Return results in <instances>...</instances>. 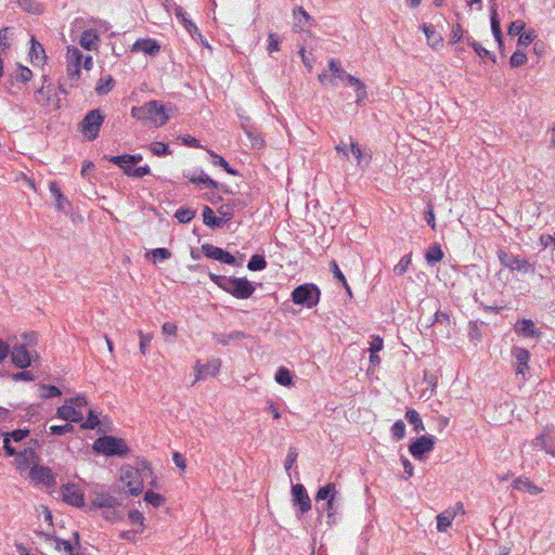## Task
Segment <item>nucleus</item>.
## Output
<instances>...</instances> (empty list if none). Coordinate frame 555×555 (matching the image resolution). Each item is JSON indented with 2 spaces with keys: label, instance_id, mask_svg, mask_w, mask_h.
<instances>
[{
  "label": "nucleus",
  "instance_id": "nucleus-1",
  "mask_svg": "<svg viewBox=\"0 0 555 555\" xmlns=\"http://www.w3.org/2000/svg\"><path fill=\"white\" fill-rule=\"evenodd\" d=\"M175 112V106L171 103L163 104L159 101L153 100L146 102L141 107L132 108V116L138 119H149L156 127H162L170 119Z\"/></svg>",
  "mask_w": 555,
  "mask_h": 555
},
{
  "label": "nucleus",
  "instance_id": "nucleus-2",
  "mask_svg": "<svg viewBox=\"0 0 555 555\" xmlns=\"http://www.w3.org/2000/svg\"><path fill=\"white\" fill-rule=\"evenodd\" d=\"M328 69L331 72L330 83L335 86L336 79H339L343 82L348 83L354 89L356 92V103L358 105H362L364 100L366 99V87L364 82H362L359 78L348 74L340 66V62L337 59H331L328 62Z\"/></svg>",
  "mask_w": 555,
  "mask_h": 555
},
{
  "label": "nucleus",
  "instance_id": "nucleus-3",
  "mask_svg": "<svg viewBox=\"0 0 555 555\" xmlns=\"http://www.w3.org/2000/svg\"><path fill=\"white\" fill-rule=\"evenodd\" d=\"M93 450L96 453H101L106 456L116 455L120 457L125 456L129 452V448L124 439L106 435L94 441Z\"/></svg>",
  "mask_w": 555,
  "mask_h": 555
},
{
  "label": "nucleus",
  "instance_id": "nucleus-4",
  "mask_svg": "<svg viewBox=\"0 0 555 555\" xmlns=\"http://www.w3.org/2000/svg\"><path fill=\"white\" fill-rule=\"evenodd\" d=\"M104 119L105 115L100 108L91 109L79 122V130L88 141H93L99 137Z\"/></svg>",
  "mask_w": 555,
  "mask_h": 555
},
{
  "label": "nucleus",
  "instance_id": "nucleus-5",
  "mask_svg": "<svg viewBox=\"0 0 555 555\" xmlns=\"http://www.w3.org/2000/svg\"><path fill=\"white\" fill-rule=\"evenodd\" d=\"M321 291L312 283H305L295 287L292 292V300L296 305L313 308L320 301Z\"/></svg>",
  "mask_w": 555,
  "mask_h": 555
},
{
  "label": "nucleus",
  "instance_id": "nucleus-6",
  "mask_svg": "<svg viewBox=\"0 0 555 555\" xmlns=\"http://www.w3.org/2000/svg\"><path fill=\"white\" fill-rule=\"evenodd\" d=\"M223 291L237 299H247L254 294L255 286L246 278L228 276Z\"/></svg>",
  "mask_w": 555,
  "mask_h": 555
},
{
  "label": "nucleus",
  "instance_id": "nucleus-7",
  "mask_svg": "<svg viewBox=\"0 0 555 555\" xmlns=\"http://www.w3.org/2000/svg\"><path fill=\"white\" fill-rule=\"evenodd\" d=\"M499 260L502 266L508 268L512 271L531 274L535 272L533 263H530L527 259H521L517 256H514L513 254H508L501 250L499 253Z\"/></svg>",
  "mask_w": 555,
  "mask_h": 555
},
{
  "label": "nucleus",
  "instance_id": "nucleus-8",
  "mask_svg": "<svg viewBox=\"0 0 555 555\" xmlns=\"http://www.w3.org/2000/svg\"><path fill=\"white\" fill-rule=\"evenodd\" d=\"M201 249H202V253L204 254V256L209 259H214L221 263L235 266V267H238L242 264L241 262L236 261L235 257L232 254H230L229 251H227L220 247L214 246L211 244H203Z\"/></svg>",
  "mask_w": 555,
  "mask_h": 555
},
{
  "label": "nucleus",
  "instance_id": "nucleus-9",
  "mask_svg": "<svg viewBox=\"0 0 555 555\" xmlns=\"http://www.w3.org/2000/svg\"><path fill=\"white\" fill-rule=\"evenodd\" d=\"M435 447V438L433 436H421L412 441L409 451L416 460H422L425 454L431 452Z\"/></svg>",
  "mask_w": 555,
  "mask_h": 555
},
{
  "label": "nucleus",
  "instance_id": "nucleus-10",
  "mask_svg": "<svg viewBox=\"0 0 555 555\" xmlns=\"http://www.w3.org/2000/svg\"><path fill=\"white\" fill-rule=\"evenodd\" d=\"M63 501L76 507L85 506L83 492L75 483H66L61 488Z\"/></svg>",
  "mask_w": 555,
  "mask_h": 555
},
{
  "label": "nucleus",
  "instance_id": "nucleus-11",
  "mask_svg": "<svg viewBox=\"0 0 555 555\" xmlns=\"http://www.w3.org/2000/svg\"><path fill=\"white\" fill-rule=\"evenodd\" d=\"M293 504L298 506L300 515L311 509V500L304 485L296 483L292 487Z\"/></svg>",
  "mask_w": 555,
  "mask_h": 555
},
{
  "label": "nucleus",
  "instance_id": "nucleus-12",
  "mask_svg": "<svg viewBox=\"0 0 555 555\" xmlns=\"http://www.w3.org/2000/svg\"><path fill=\"white\" fill-rule=\"evenodd\" d=\"M183 176L189 179L191 183L204 185L207 189H221L224 192H229L225 185L220 184L219 182L211 179L207 176L204 170L199 169L194 172H184Z\"/></svg>",
  "mask_w": 555,
  "mask_h": 555
},
{
  "label": "nucleus",
  "instance_id": "nucleus-13",
  "mask_svg": "<svg viewBox=\"0 0 555 555\" xmlns=\"http://www.w3.org/2000/svg\"><path fill=\"white\" fill-rule=\"evenodd\" d=\"M12 362L20 369L28 367L33 361L38 359V356L34 358L33 354L27 350L25 345H16L10 352Z\"/></svg>",
  "mask_w": 555,
  "mask_h": 555
},
{
  "label": "nucleus",
  "instance_id": "nucleus-14",
  "mask_svg": "<svg viewBox=\"0 0 555 555\" xmlns=\"http://www.w3.org/2000/svg\"><path fill=\"white\" fill-rule=\"evenodd\" d=\"M29 477L35 482L42 483L48 488L53 487L56 482L55 476L53 475L51 468L37 464L30 468Z\"/></svg>",
  "mask_w": 555,
  "mask_h": 555
},
{
  "label": "nucleus",
  "instance_id": "nucleus-15",
  "mask_svg": "<svg viewBox=\"0 0 555 555\" xmlns=\"http://www.w3.org/2000/svg\"><path fill=\"white\" fill-rule=\"evenodd\" d=\"M533 446L544 450L546 453L555 456V429L546 427L544 431L537 436L533 441Z\"/></svg>",
  "mask_w": 555,
  "mask_h": 555
},
{
  "label": "nucleus",
  "instance_id": "nucleus-16",
  "mask_svg": "<svg viewBox=\"0 0 555 555\" xmlns=\"http://www.w3.org/2000/svg\"><path fill=\"white\" fill-rule=\"evenodd\" d=\"M512 356L515 358V372L516 374H520L525 376L526 372L529 370L528 362L530 360V352L521 347L514 346L512 348Z\"/></svg>",
  "mask_w": 555,
  "mask_h": 555
},
{
  "label": "nucleus",
  "instance_id": "nucleus-17",
  "mask_svg": "<svg viewBox=\"0 0 555 555\" xmlns=\"http://www.w3.org/2000/svg\"><path fill=\"white\" fill-rule=\"evenodd\" d=\"M159 51L160 44L152 38L138 39L131 47V52H143L150 56H156Z\"/></svg>",
  "mask_w": 555,
  "mask_h": 555
},
{
  "label": "nucleus",
  "instance_id": "nucleus-18",
  "mask_svg": "<svg viewBox=\"0 0 555 555\" xmlns=\"http://www.w3.org/2000/svg\"><path fill=\"white\" fill-rule=\"evenodd\" d=\"M221 361L219 359H211L206 364H201L199 362L195 365L196 378L198 380L206 376H216L220 370Z\"/></svg>",
  "mask_w": 555,
  "mask_h": 555
},
{
  "label": "nucleus",
  "instance_id": "nucleus-19",
  "mask_svg": "<svg viewBox=\"0 0 555 555\" xmlns=\"http://www.w3.org/2000/svg\"><path fill=\"white\" fill-rule=\"evenodd\" d=\"M120 503L116 498H114L107 493H99L91 501L89 508L90 509H95V508L109 509L111 507H116Z\"/></svg>",
  "mask_w": 555,
  "mask_h": 555
},
{
  "label": "nucleus",
  "instance_id": "nucleus-20",
  "mask_svg": "<svg viewBox=\"0 0 555 555\" xmlns=\"http://www.w3.org/2000/svg\"><path fill=\"white\" fill-rule=\"evenodd\" d=\"M38 460V455L36 451L31 448H27L22 452H18L15 456L16 467L21 472L26 470L30 463L36 462Z\"/></svg>",
  "mask_w": 555,
  "mask_h": 555
},
{
  "label": "nucleus",
  "instance_id": "nucleus-21",
  "mask_svg": "<svg viewBox=\"0 0 555 555\" xmlns=\"http://www.w3.org/2000/svg\"><path fill=\"white\" fill-rule=\"evenodd\" d=\"M56 416L64 421L74 423H80L83 420L82 413L78 411L75 406L68 404H64L57 408Z\"/></svg>",
  "mask_w": 555,
  "mask_h": 555
},
{
  "label": "nucleus",
  "instance_id": "nucleus-22",
  "mask_svg": "<svg viewBox=\"0 0 555 555\" xmlns=\"http://www.w3.org/2000/svg\"><path fill=\"white\" fill-rule=\"evenodd\" d=\"M513 488L518 491L527 492L531 495H538L543 491L541 487L534 485L526 477L516 478L513 481Z\"/></svg>",
  "mask_w": 555,
  "mask_h": 555
},
{
  "label": "nucleus",
  "instance_id": "nucleus-23",
  "mask_svg": "<svg viewBox=\"0 0 555 555\" xmlns=\"http://www.w3.org/2000/svg\"><path fill=\"white\" fill-rule=\"evenodd\" d=\"M99 41V34L95 29H86L80 36L79 43L83 49L92 51L98 49Z\"/></svg>",
  "mask_w": 555,
  "mask_h": 555
},
{
  "label": "nucleus",
  "instance_id": "nucleus-24",
  "mask_svg": "<svg viewBox=\"0 0 555 555\" xmlns=\"http://www.w3.org/2000/svg\"><path fill=\"white\" fill-rule=\"evenodd\" d=\"M515 331L525 337H539L540 331L530 319H522L515 325Z\"/></svg>",
  "mask_w": 555,
  "mask_h": 555
},
{
  "label": "nucleus",
  "instance_id": "nucleus-25",
  "mask_svg": "<svg viewBox=\"0 0 555 555\" xmlns=\"http://www.w3.org/2000/svg\"><path fill=\"white\" fill-rule=\"evenodd\" d=\"M350 152L354 156L357 164L360 168L364 169L370 165L372 159L371 153L367 151H362L357 142L351 141Z\"/></svg>",
  "mask_w": 555,
  "mask_h": 555
},
{
  "label": "nucleus",
  "instance_id": "nucleus-26",
  "mask_svg": "<svg viewBox=\"0 0 555 555\" xmlns=\"http://www.w3.org/2000/svg\"><path fill=\"white\" fill-rule=\"evenodd\" d=\"M203 222L210 229H219L224 225V220L217 217L209 206L203 208Z\"/></svg>",
  "mask_w": 555,
  "mask_h": 555
},
{
  "label": "nucleus",
  "instance_id": "nucleus-27",
  "mask_svg": "<svg viewBox=\"0 0 555 555\" xmlns=\"http://www.w3.org/2000/svg\"><path fill=\"white\" fill-rule=\"evenodd\" d=\"M490 23H491V30H492L493 37H494L495 41L498 42L499 47L502 48L503 47V34L501 30L500 18H499L495 7L491 8Z\"/></svg>",
  "mask_w": 555,
  "mask_h": 555
},
{
  "label": "nucleus",
  "instance_id": "nucleus-28",
  "mask_svg": "<svg viewBox=\"0 0 555 555\" xmlns=\"http://www.w3.org/2000/svg\"><path fill=\"white\" fill-rule=\"evenodd\" d=\"M456 516L455 509H446L437 516V530L446 532Z\"/></svg>",
  "mask_w": 555,
  "mask_h": 555
},
{
  "label": "nucleus",
  "instance_id": "nucleus-29",
  "mask_svg": "<svg viewBox=\"0 0 555 555\" xmlns=\"http://www.w3.org/2000/svg\"><path fill=\"white\" fill-rule=\"evenodd\" d=\"M246 337V334L242 331H233L229 334L225 333H218L214 334V339L217 344H220L222 346H228L233 340H241Z\"/></svg>",
  "mask_w": 555,
  "mask_h": 555
},
{
  "label": "nucleus",
  "instance_id": "nucleus-30",
  "mask_svg": "<svg viewBox=\"0 0 555 555\" xmlns=\"http://www.w3.org/2000/svg\"><path fill=\"white\" fill-rule=\"evenodd\" d=\"M338 492L336 490V486L333 482H328L325 486L319 488L315 494V501H328L336 500Z\"/></svg>",
  "mask_w": 555,
  "mask_h": 555
},
{
  "label": "nucleus",
  "instance_id": "nucleus-31",
  "mask_svg": "<svg viewBox=\"0 0 555 555\" xmlns=\"http://www.w3.org/2000/svg\"><path fill=\"white\" fill-rule=\"evenodd\" d=\"M444 257L441 246L438 243L431 245L425 254V259L429 266H435L440 262Z\"/></svg>",
  "mask_w": 555,
  "mask_h": 555
},
{
  "label": "nucleus",
  "instance_id": "nucleus-32",
  "mask_svg": "<svg viewBox=\"0 0 555 555\" xmlns=\"http://www.w3.org/2000/svg\"><path fill=\"white\" fill-rule=\"evenodd\" d=\"M175 15L192 36L195 33H198L197 26L188 18V14L182 7H177L175 9Z\"/></svg>",
  "mask_w": 555,
  "mask_h": 555
},
{
  "label": "nucleus",
  "instance_id": "nucleus-33",
  "mask_svg": "<svg viewBox=\"0 0 555 555\" xmlns=\"http://www.w3.org/2000/svg\"><path fill=\"white\" fill-rule=\"evenodd\" d=\"M422 30L424 31L427 41L431 47L436 48L437 46H440L442 43V38L436 31V27L433 24L424 23L422 25Z\"/></svg>",
  "mask_w": 555,
  "mask_h": 555
},
{
  "label": "nucleus",
  "instance_id": "nucleus-34",
  "mask_svg": "<svg viewBox=\"0 0 555 555\" xmlns=\"http://www.w3.org/2000/svg\"><path fill=\"white\" fill-rule=\"evenodd\" d=\"M30 42H31V48L29 51V56L34 64H39L40 62H42L46 59L44 50H43L42 46L38 41H36V39L34 37L31 38Z\"/></svg>",
  "mask_w": 555,
  "mask_h": 555
},
{
  "label": "nucleus",
  "instance_id": "nucleus-35",
  "mask_svg": "<svg viewBox=\"0 0 555 555\" xmlns=\"http://www.w3.org/2000/svg\"><path fill=\"white\" fill-rule=\"evenodd\" d=\"M405 420L414 426L416 433L425 430L423 421L417 411L411 409L405 412Z\"/></svg>",
  "mask_w": 555,
  "mask_h": 555
},
{
  "label": "nucleus",
  "instance_id": "nucleus-36",
  "mask_svg": "<svg viewBox=\"0 0 555 555\" xmlns=\"http://www.w3.org/2000/svg\"><path fill=\"white\" fill-rule=\"evenodd\" d=\"M275 380L278 384L282 386H292L293 385V376L288 369L281 366L278 369L275 373Z\"/></svg>",
  "mask_w": 555,
  "mask_h": 555
},
{
  "label": "nucleus",
  "instance_id": "nucleus-37",
  "mask_svg": "<svg viewBox=\"0 0 555 555\" xmlns=\"http://www.w3.org/2000/svg\"><path fill=\"white\" fill-rule=\"evenodd\" d=\"M208 153L212 157V164L215 166L222 167L224 169V171H227L229 175H232V176H237L238 175V171L236 169L232 168L229 165V163L222 156L216 154L212 151H208Z\"/></svg>",
  "mask_w": 555,
  "mask_h": 555
},
{
  "label": "nucleus",
  "instance_id": "nucleus-38",
  "mask_svg": "<svg viewBox=\"0 0 555 555\" xmlns=\"http://www.w3.org/2000/svg\"><path fill=\"white\" fill-rule=\"evenodd\" d=\"M466 41L479 57H489L492 62H495V56L490 51L485 49L479 42L475 41L472 37H467Z\"/></svg>",
  "mask_w": 555,
  "mask_h": 555
},
{
  "label": "nucleus",
  "instance_id": "nucleus-39",
  "mask_svg": "<svg viewBox=\"0 0 555 555\" xmlns=\"http://www.w3.org/2000/svg\"><path fill=\"white\" fill-rule=\"evenodd\" d=\"M11 76L15 80L25 83V82H28L31 79L33 72L28 67L18 64L17 68L15 69L14 73H12Z\"/></svg>",
  "mask_w": 555,
  "mask_h": 555
},
{
  "label": "nucleus",
  "instance_id": "nucleus-40",
  "mask_svg": "<svg viewBox=\"0 0 555 555\" xmlns=\"http://www.w3.org/2000/svg\"><path fill=\"white\" fill-rule=\"evenodd\" d=\"M267 267V260L262 255L255 254L250 257L247 268L250 271H260Z\"/></svg>",
  "mask_w": 555,
  "mask_h": 555
},
{
  "label": "nucleus",
  "instance_id": "nucleus-41",
  "mask_svg": "<svg viewBox=\"0 0 555 555\" xmlns=\"http://www.w3.org/2000/svg\"><path fill=\"white\" fill-rule=\"evenodd\" d=\"M196 215V210L194 209H191V208H186V207H180L176 214H175V218L180 222V223H189Z\"/></svg>",
  "mask_w": 555,
  "mask_h": 555
},
{
  "label": "nucleus",
  "instance_id": "nucleus-42",
  "mask_svg": "<svg viewBox=\"0 0 555 555\" xmlns=\"http://www.w3.org/2000/svg\"><path fill=\"white\" fill-rule=\"evenodd\" d=\"M40 535H43L47 540H50V539H53L55 542H56V550H61V545H63V548L65 551L66 554L68 555H76L75 552H74V545L70 541H67V540H63L61 538H53L49 534H44L42 532L39 533Z\"/></svg>",
  "mask_w": 555,
  "mask_h": 555
},
{
  "label": "nucleus",
  "instance_id": "nucleus-43",
  "mask_svg": "<svg viewBox=\"0 0 555 555\" xmlns=\"http://www.w3.org/2000/svg\"><path fill=\"white\" fill-rule=\"evenodd\" d=\"M150 151L153 155L158 157L168 156L171 154L169 145L159 141L151 143Z\"/></svg>",
  "mask_w": 555,
  "mask_h": 555
},
{
  "label": "nucleus",
  "instance_id": "nucleus-44",
  "mask_svg": "<svg viewBox=\"0 0 555 555\" xmlns=\"http://www.w3.org/2000/svg\"><path fill=\"white\" fill-rule=\"evenodd\" d=\"M17 4L21 9L31 14H39L42 12L41 5L34 0H17Z\"/></svg>",
  "mask_w": 555,
  "mask_h": 555
},
{
  "label": "nucleus",
  "instance_id": "nucleus-45",
  "mask_svg": "<svg viewBox=\"0 0 555 555\" xmlns=\"http://www.w3.org/2000/svg\"><path fill=\"white\" fill-rule=\"evenodd\" d=\"M294 17L296 20L295 26L300 27V29H302L311 18L302 7H298L294 10Z\"/></svg>",
  "mask_w": 555,
  "mask_h": 555
},
{
  "label": "nucleus",
  "instance_id": "nucleus-46",
  "mask_svg": "<svg viewBox=\"0 0 555 555\" xmlns=\"http://www.w3.org/2000/svg\"><path fill=\"white\" fill-rule=\"evenodd\" d=\"M83 53L76 47H69L67 50V61L70 64H77L81 66Z\"/></svg>",
  "mask_w": 555,
  "mask_h": 555
},
{
  "label": "nucleus",
  "instance_id": "nucleus-47",
  "mask_svg": "<svg viewBox=\"0 0 555 555\" xmlns=\"http://www.w3.org/2000/svg\"><path fill=\"white\" fill-rule=\"evenodd\" d=\"M40 389H41L40 397L44 398V399L59 397L62 393L61 390L56 386H53V385H40Z\"/></svg>",
  "mask_w": 555,
  "mask_h": 555
},
{
  "label": "nucleus",
  "instance_id": "nucleus-48",
  "mask_svg": "<svg viewBox=\"0 0 555 555\" xmlns=\"http://www.w3.org/2000/svg\"><path fill=\"white\" fill-rule=\"evenodd\" d=\"M144 501L155 507H158L163 504L164 498L152 490H147L144 493Z\"/></svg>",
  "mask_w": 555,
  "mask_h": 555
},
{
  "label": "nucleus",
  "instance_id": "nucleus-49",
  "mask_svg": "<svg viewBox=\"0 0 555 555\" xmlns=\"http://www.w3.org/2000/svg\"><path fill=\"white\" fill-rule=\"evenodd\" d=\"M127 490L131 495H139L143 490V481L141 478L129 480L126 483Z\"/></svg>",
  "mask_w": 555,
  "mask_h": 555
},
{
  "label": "nucleus",
  "instance_id": "nucleus-50",
  "mask_svg": "<svg viewBox=\"0 0 555 555\" xmlns=\"http://www.w3.org/2000/svg\"><path fill=\"white\" fill-rule=\"evenodd\" d=\"M410 264H411V256L410 255L403 256L393 268L395 274L403 275L406 272Z\"/></svg>",
  "mask_w": 555,
  "mask_h": 555
},
{
  "label": "nucleus",
  "instance_id": "nucleus-51",
  "mask_svg": "<svg viewBox=\"0 0 555 555\" xmlns=\"http://www.w3.org/2000/svg\"><path fill=\"white\" fill-rule=\"evenodd\" d=\"M391 435L396 441L401 440L405 435V425L402 421H397L391 426Z\"/></svg>",
  "mask_w": 555,
  "mask_h": 555
},
{
  "label": "nucleus",
  "instance_id": "nucleus-52",
  "mask_svg": "<svg viewBox=\"0 0 555 555\" xmlns=\"http://www.w3.org/2000/svg\"><path fill=\"white\" fill-rule=\"evenodd\" d=\"M99 424L100 421L98 414L93 410H90L87 420L85 421V423H82L81 427L83 429H94L99 426Z\"/></svg>",
  "mask_w": 555,
  "mask_h": 555
},
{
  "label": "nucleus",
  "instance_id": "nucleus-53",
  "mask_svg": "<svg viewBox=\"0 0 555 555\" xmlns=\"http://www.w3.org/2000/svg\"><path fill=\"white\" fill-rule=\"evenodd\" d=\"M244 130L250 139L254 147L260 149L263 145V139L261 138L260 133L251 128L244 127Z\"/></svg>",
  "mask_w": 555,
  "mask_h": 555
},
{
  "label": "nucleus",
  "instance_id": "nucleus-54",
  "mask_svg": "<svg viewBox=\"0 0 555 555\" xmlns=\"http://www.w3.org/2000/svg\"><path fill=\"white\" fill-rule=\"evenodd\" d=\"M147 255H151L153 257L154 261H156V260L164 261L171 257V253L167 248H164V247L152 249Z\"/></svg>",
  "mask_w": 555,
  "mask_h": 555
},
{
  "label": "nucleus",
  "instance_id": "nucleus-55",
  "mask_svg": "<svg viewBox=\"0 0 555 555\" xmlns=\"http://www.w3.org/2000/svg\"><path fill=\"white\" fill-rule=\"evenodd\" d=\"M80 67L77 64H67V75L72 81L70 87H74L80 77Z\"/></svg>",
  "mask_w": 555,
  "mask_h": 555
},
{
  "label": "nucleus",
  "instance_id": "nucleus-56",
  "mask_svg": "<svg viewBox=\"0 0 555 555\" xmlns=\"http://www.w3.org/2000/svg\"><path fill=\"white\" fill-rule=\"evenodd\" d=\"M526 62H527V55L519 50L515 51L509 59V65L512 67H519V66L524 65Z\"/></svg>",
  "mask_w": 555,
  "mask_h": 555
},
{
  "label": "nucleus",
  "instance_id": "nucleus-57",
  "mask_svg": "<svg viewBox=\"0 0 555 555\" xmlns=\"http://www.w3.org/2000/svg\"><path fill=\"white\" fill-rule=\"evenodd\" d=\"M140 478V470L134 469L132 467H125L121 469V476L120 479L124 482H128L129 480Z\"/></svg>",
  "mask_w": 555,
  "mask_h": 555
},
{
  "label": "nucleus",
  "instance_id": "nucleus-58",
  "mask_svg": "<svg viewBox=\"0 0 555 555\" xmlns=\"http://www.w3.org/2000/svg\"><path fill=\"white\" fill-rule=\"evenodd\" d=\"M113 88V78L107 76V78H101L99 85L95 88V91L99 94H105Z\"/></svg>",
  "mask_w": 555,
  "mask_h": 555
},
{
  "label": "nucleus",
  "instance_id": "nucleus-59",
  "mask_svg": "<svg viewBox=\"0 0 555 555\" xmlns=\"http://www.w3.org/2000/svg\"><path fill=\"white\" fill-rule=\"evenodd\" d=\"M535 37H537V35H535L534 30H530L528 33H522L519 35L517 44L519 47H527L535 39Z\"/></svg>",
  "mask_w": 555,
  "mask_h": 555
},
{
  "label": "nucleus",
  "instance_id": "nucleus-60",
  "mask_svg": "<svg viewBox=\"0 0 555 555\" xmlns=\"http://www.w3.org/2000/svg\"><path fill=\"white\" fill-rule=\"evenodd\" d=\"M74 426L72 424H65V425H53L50 427V434L52 435H65L67 433H73Z\"/></svg>",
  "mask_w": 555,
  "mask_h": 555
},
{
  "label": "nucleus",
  "instance_id": "nucleus-61",
  "mask_svg": "<svg viewBox=\"0 0 555 555\" xmlns=\"http://www.w3.org/2000/svg\"><path fill=\"white\" fill-rule=\"evenodd\" d=\"M268 41H269L268 52L270 54L280 50V42H281V40H280L279 36L275 33H269Z\"/></svg>",
  "mask_w": 555,
  "mask_h": 555
},
{
  "label": "nucleus",
  "instance_id": "nucleus-62",
  "mask_svg": "<svg viewBox=\"0 0 555 555\" xmlns=\"http://www.w3.org/2000/svg\"><path fill=\"white\" fill-rule=\"evenodd\" d=\"M525 26L526 25L522 21H520V20L514 21L509 24L507 33L509 36L520 35V34H522Z\"/></svg>",
  "mask_w": 555,
  "mask_h": 555
},
{
  "label": "nucleus",
  "instance_id": "nucleus-63",
  "mask_svg": "<svg viewBox=\"0 0 555 555\" xmlns=\"http://www.w3.org/2000/svg\"><path fill=\"white\" fill-rule=\"evenodd\" d=\"M220 218L224 220V223L233 218V210L231 205L223 204L217 209Z\"/></svg>",
  "mask_w": 555,
  "mask_h": 555
},
{
  "label": "nucleus",
  "instance_id": "nucleus-64",
  "mask_svg": "<svg viewBox=\"0 0 555 555\" xmlns=\"http://www.w3.org/2000/svg\"><path fill=\"white\" fill-rule=\"evenodd\" d=\"M28 435H29V430L25 428V429H15V430L7 434L5 436H8L10 439L14 440L15 442H20L23 439H25Z\"/></svg>",
  "mask_w": 555,
  "mask_h": 555
}]
</instances>
